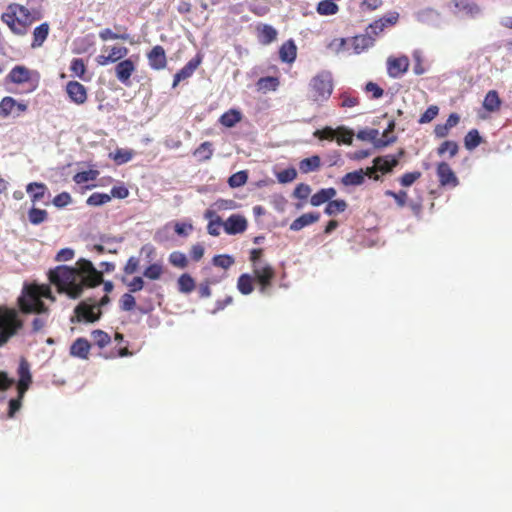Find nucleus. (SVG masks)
<instances>
[{
  "mask_svg": "<svg viewBox=\"0 0 512 512\" xmlns=\"http://www.w3.org/2000/svg\"><path fill=\"white\" fill-rule=\"evenodd\" d=\"M102 271H98L91 261L80 259L77 267L72 268L60 265L48 272V279L56 286L58 293H65L69 298L77 299L84 287H96L103 282V272L109 273L115 270V264L103 261L99 264Z\"/></svg>",
  "mask_w": 512,
  "mask_h": 512,
  "instance_id": "nucleus-1",
  "label": "nucleus"
},
{
  "mask_svg": "<svg viewBox=\"0 0 512 512\" xmlns=\"http://www.w3.org/2000/svg\"><path fill=\"white\" fill-rule=\"evenodd\" d=\"M40 17L39 13L32 12L19 3H10L2 13L1 21L14 35L24 36L28 33L30 26Z\"/></svg>",
  "mask_w": 512,
  "mask_h": 512,
  "instance_id": "nucleus-2",
  "label": "nucleus"
},
{
  "mask_svg": "<svg viewBox=\"0 0 512 512\" xmlns=\"http://www.w3.org/2000/svg\"><path fill=\"white\" fill-rule=\"evenodd\" d=\"M42 298H47L52 302L55 301L49 285H26L18 299L19 307L24 313H47L48 309L41 300Z\"/></svg>",
  "mask_w": 512,
  "mask_h": 512,
  "instance_id": "nucleus-3",
  "label": "nucleus"
},
{
  "mask_svg": "<svg viewBox=\"0 0 512 512\" xmlns=\"http://www.w3.org/2000/svg\"><path fill=\"white\" fill-rule=\"evenodd\" d=\"M23 327V321L13 308L0 306V347L6 345Z\"/></svg>",
  "mask_w": 512,
  "mask_h": 512,
  "instance_id": "nucleus-4",
  "label": "nucleus"
},
{
  "mask_svg": "<svg viewBox=\"0 0 512 512\" xmlns=\"http://www.w3.org/2000/svg\"><path fill=\"white\" fill-rule=\"evenodd\" d=\"M333 91L331 74L321 72L312 78L309 84V99L322 103L329 99Z\"/></svg>",
  "mask_w": 512,
  "mask_h": 512,
  "instance_id": "nucleus-5",
  "label": "nucleus"
},
{
  "mask_svg": "<svg viewBox=\"0 0 512 512\" xmlns=\"http://www.w3.org/2000/svg\"><path fill=\"white\" fill-rule=\"evenodd\" d=\"M7 80L14 84H26L27 92H33L39 85V73L23 65L13 67L7 75Z\"/></svg>",
  "mask_w": 512,
  "mask_h": 512,
  "instance_id": "nucleus-6",
  "label": "nucleus"
},
{
  "mask_svg": "<svg viewBox=\"0 0 512 512\" xmlns=\"http://www.w3.org/2000/svg\"><path fill=\"white\" fill-rule=\"evenodd\" d=\"M450 6L453 14L460 17L475 19L482 13L480 5L473 0H451Z\"/></svg>",
  "mask_w": 512,
  "mask_h": 512,
  "instance_id": "nucleus-7",
  "label": "nucleus"
},
{
  "mask_svg": "<svg viewBox=\"0 0 512 512\" xmlns=\"http://www.w3.org/2000/svg\"><path fill=\"white\" fill-rule=\"evenodd\" d=\"M253 277L259 284V291L262 294H266L267 290L271 287L272 281L275 278V270L274 268L267 263L254 265L252 268Z\"/></svg>",
  "mask_w": 512,
  "mask_h": 512,
  "instance_id": "nucleus-8",
  "label": "nucleus"
},
{
  "mask_svg": "<svg viewBox=\"0 0 512 512\" xmlns=\"http://www.w3.org/2000/svg\"><path fill=\"white\" fill-rule=\"evenodd\" d=\"M28 109L26 103L17 102L13 97L6 96L0 101V117L7 118L9 116L19 117Z\"/></svg>",
  "mask_w": 512,
  "mask_h": 512,
  "instance_id": "nucleus-9",
  "label": "nucleus"
},
{
  "mask_svg": "<svg viewBox=\"0 0 512 512\" xmlns=\"http://www.w3.org/2000/svg\"><path fill=\"white\" fill-rule=\"evenodd\" d=\"M96 306L90 305L86 301L80 302L74 309L75 317L78 322L85 321L93 323L100 319L101 310L97 309L95 312Z\"/></svg>",
  "mask_w": 512,
  "mask_h": 512,
  "instance_id": "nucleus-10",
  "label": "nucleus"
},
{
  "mask_svg": "<svg viewBox=\"0 0 512 512\" xmlns=\"http://www.w3.org/2000/svg\"><path fill=\"white\" fill-rule=\"evenodd\" d=\"M65 91L70 99L76 105L86 103L88 95L86 87L78 81H69L66 84Z\"/></svg>",
  "mask_w": 512,
  "mask_h": 512,
  "instance_id": "nucleus-11",
  "label": "nucleus"
},
{
  "mask_svg": "<svg viewBox=\"0 0 512 512\" xmlns=\"http://www.w3.org/2000/svg\"><path fill=\"white\" fill-rule=\"evenodd\" d=\"M398 17V13H391L388 16L379 18L367 27L366 32L376 39L386 28L395 25L398 21Z\"/></svg>",
  "mask_w": 512,
  "mask_h": 512,
  "instance_id": "nucleus-12",
  "label": "nucleus"
},
{
  "mask_svg": "<svg viewBox=\"0 0 512 512\" xmlns=\"http://www.w3.org/2000/svg\"><path fill=\"white\" fill-rule=\"evenodd\" d=\"M223 227L227 234L236 235L246 231L248 222L244 216L240 214H232L225 222H223Z\"/></svg>",
  "mask_w": 512,
  "mask_h": 512,
  "instance_id": "nucleus-13",
  "label": "nucleus"
},
{
  "mask_svg": "<svg viewBox=\"0 0 512 512\" xmlns=\"http://www.w3.org/2000/svg\"><path fill=\"white\" fill-rule=\"evenodd\" d=\"M409 68V59L407 56L389 57L387 60V73L392 78H399Z\"/></svg>",
  "mask_w": 512,
  "mask_h": 512,
  "instance_id": "nucleus-14",
  "label": "nucleus"
},
{
  "mask_svg": "<svg viewBox=\"0 0 512 512\" xmlns=\"http://www.w3.org/2000/svg\"><path fill=\"white\" fill-rule=\"evenodd\" d=\"M18 376H19L18 385H17L18 394L20 395V397H23L32 382V376L30 373V364L25 358H22L20 360L19 367H18Z\"/></svg>",
  "mask_w": 512,
  "mask_h": 512,
  "instance_id": "nucleus-15",
  "label": "nucleus"
},
{
  "mask_svg": "<svg viewBox=\"0 0 512 512\" xmlns=\"http://www.w3.org/2000/svg\"><path fill=\"white\" fill-rule=\"evenodd\" d=\"M147 60L153 70H163L167 66L165 49L161 45H155L148 53Z\"/></svg>",
  "mask_w": 512,
  "mask_h": 512,
  "instance_id": "nucleus-16",
  "label": "nucleus"
},
{
  "mask_svg": "<svg viewBox=\"0 0 512 512\" xmlns=\"http://www.w3.org/2000/svg\"><path fill=\"white\" fill-rule=\"evenodd\" d=\"M201 62L202 56L200 54H197L193 59L189 60L186 65L174 75L172 87L175 88L182 80L191 77Z\"/></svg>",
  "mask_w": 512,
  "mask_h": 512,
  "instance_id": "nucleus-17",
  "label": "nucleus"
},
{
  "mask_svg": "<svg viewBox=\"0 0 512 512\" xmlns=\"http://www.w3.org/2000/svg\"><path fill=\"white\" fill-rule=\"evenodd\" d=\"M136 66L131 59L120 61L115 67L116 78L126 86L130 85V77L135 72Z\"/></svg>",
  "mask_w": 512,
  "mask_h": 512,
  "instance_id": "nucleus-18",
  "label": "nucleus"
},
{
  "mask_svg": "<svg viewBox=\"0 0 512 512\" xmlns=\"http://www.w3.org/2000/svg\"><path fill=\"white\" fill-rule=\"evenodd\" d=\"M437 176L441 186L455 187L458 185V178L446 162H440L437 165Z\"/></svg>",
  "mask_w": 512,
  "mask_h": 512,
  "instance_id": "nucleus-19",
  "label": "nucleus"
},
{
  "mask_svg": "<svg viewBox=\"0 0 512 512\" xmlns=\"http://www.w3.org/2000/svg\"><path fill=\"white\" fill-rule=\"evenodd\" d=\"M404 154L403 150H400L398 155H385L378 156L373 160V163L376 165V168L382 173L386 174L393 170L399 163L400 157Z\"/></svg>",
  "mask_w": 512,
  "mask_h": 512,
  "instance_id": "nucleus-20",
  "label": "nucleus"
},
{
  "mask_svg": "<svg viewBox=\"0 0 512 512\" xmlns=\"http://www.w3.org/2000/svg\"><path fill=\"white\" fill-rule=\"evenodd\" d=\"M256 35L261 44L269 45L277 39L278 32L269 24H259L256 26Z\"/></svg>",
  "mask_w": 512,
  "mask_h": 512,
  "instance_id": "nucleus-21",
  "label": "nucleus"
},
{
  "mask_svg": "<svg viewBox=\"0 0 512 512\" xmlns=\"http://www.w3.org/2000/svg\"><path fill=\"white\" fill-rule=\"evenodd\" d=\"M128 52L129 50L124 46H114L110 49L108 55H99L97 62L103 66L110 63H115L124 58Z\"/></svg>",
  "mask_w": 512,
  "mask_h": 512,
  "instance_id": "nucleus-22",
  "label": "nucleus"
},
{
  "mask_svg": "<svg viewBox=\"0 0 512 512\" xmlns=\"http://www.w3.org/2000/svg\"><path fill=\"white\" fill-rule=\"evenodd\" d=\"M374 44L375 38L367 32L352 38V47L356 54H360L368 50L369 48L373 47Z\"/></svg>",
  "mask_w": 512,
  "mask_h": 512,
  "instance_id": "nucleus-23",
  "label": "nucleus"
},
{
  "mask_svg": "<svg viewBox=\"0 0 512 512\" xmlns=\"http://www.w3.org/2000/svg\"><path fill=\"white\" fill-rule=\"evenodd\" d=\"M297 57V46L292 39L285 41L279 48V58L284 63H293Z\"/></svg>",
  "mask_w": 512,
  "mask_h": 512,
  "instance_id": "nucleus-24",
  "label": "nucleus"
},
{
  "mask_svg": "<svg viewBox=\"0 0 512 512\" xmlns=\"http://www.w3.org/2000/svg\"><path fill=\"white\" fill-rule=\"evenodd\" d=\"M50 32V25L47 22L40 24L35 27L32 33L33 39L31 42V48L36 49L40 48L44 42L46 41Z\"/></svg>",
  "mask_w": 512,
  "mask_h": 512,
  "instance_id": "nucleus-25",
  "label": "nucleus"
},
{
  "mask_svg": "<svg viewBox=\"0 0 512 512\" xmlns=\"http://www.w3.org/2000/svg\"><path fill=\"white\" fill-rule=\"evenodd\" d=\"M91 345L85 338H77L70 347V354L81 359H88Z\"/></svg>",
  "mask_w": 512,
  "mask_h": 512,
  "instance_id": "nucleus-26",
  "label": "nucleus"
},
{
  "mask_svg": "<svg viewBox=\"0 0 512 512\" xmlns=\"http://www.w3.org/2000/svg\"><path fill=\"white\" fill-rule=\"evenodd\" d=\"M320 219V214L317 212H310L302 214L300 217L296 218L291 224H290V230L292 231H299L303 229L304 227L311 225Z\"/></svg>",
  "mask_w": 512,
  "mask_h": 512,
  "instance_id": "nucleus-27",
  "label": "nucleus"
},
{
  "mask_svg": "<svg viewBox=\"0 0 512 512\" xmlns=\"http://www.w3.org/2000/svg\"><path fill=\"white\" fill-rule=\"evenodd\" d=\"M47 191V186L41 182H31L26 186V192L30 195L33 205L41 201Z\"/></svg>",
  "mask_w": 512,
  "mask_h": 512,
  "instance_id": "nucleus-28",
  "label": "nucleus"
},
{
  "mask_svg": "<svg viewBox=\"0 0 512 512\" xmlns=\"http://www.w3.org/2000/svg\"><path fill=\"white\" fill-rule=\"evenodd\" d=\"M336 190L332 187L323 188L312 195L310 199V203L312 206H320L324 203H328L331 199H333L336 195Z\"/></svg>",
  "mask_w": 512,
  "mask_h": 512,
  "instance_id": "nucleus-29",
  "label": "nucleus"
},
{
  "mask_svg": "<svg viewBox=\"0 0 512 512\" xmlns=\"http://www.w3.org/2000/svg\"><path fill=\"white\" fill-rule=\"evenodd\" d=\"M206 219H209L207 225V231L212 236H218L220 234V227L223 226L221 218L213 210H207L204 214Z\"/></svg>",
  "mask_w": 512,
  "mask_h": 512,
  "instance_id": "nucleus-30",
  "label": "nucleus"
},
{
  "mask_svg": "<svg viewBox=\"0 0 512 512\" xmlns=\"http://www.w3.org/2000/svg\"><path fill=\"white\" fill-rule=\"evenodd\" d=\"M241 120L242 113L237 109H229L228 111L223 113L219 118L220 124L227 128L234 127Z\"/></svg>",
  "mask_w": 512,
  "mask_h": 512,
  "instance_id": "nucleus-31",
  "label": "nucleus"
},
{
  "mask_svg": "<svg viewBox=\"0 0 512 512\" xmlns=\"http://www.w3.org/2000/svg\"><path fill=\"white\" fill-rule=\"evenodd\" d=\"M365 181V174L362 169L346 173L341 178V183L344 186H359L362 185Z\"/></svg>",
  "mask_w": 512,
  "mask_h": 512,
  "instance_id": "nucleus-32",
  "label": "nucleus"
},
{
  "mask_svg": "<svg viewBox=\"0 0 512 512\" xmlns=\"http://www.w3.org/2000/svg\"><path fill=\"white\" fill-rule=\"evenodd\" d=\"M254 278L252 275L244 273L241 274L237 280V289L243 295H249L254 290Z\"/></svg>",
  "mask_w": 512,
  "mask_h": 512,
  "instance_id": "nucleus-33",
  "label": "nucleus"
},
{
  "mask_svg": "<svg viewBox=\"0 0 512 512\" xmlns=\"http://www.w3.org/2000/svg\"><path fill=\"white\" fill-rule=\"evenodd\" d=\"M321 166V159L318 155L305 158L300 161L299 169L302 173L307 174L319 170Z\"/></svg>",
  "mask_w": 512,
  "mask_h": 512,
  "instance_id": "nucleus-34",
  "label": "nucleus"
},
{
  "mask_svg": "<svg viewBox=\"0 0 512 512\" xmlns=\"http://www.w3.org/2000/svg\"><path fill=\"white\" fill-rule=\"evenodd\" d=\"M501 100L496 90H490L483 101V107L489 112H495L500 109Z\"/></svg>",
  "mask_w": 512,
  "mask_h": 512,
  "instance_id": "nucleus-35",
  "label": "nucleus"
},
{
  "mask_svg": "<svg viewBox=\"0 0 512 512\" xmlns=\"http://www.w3.org/2000/svg\"><path fill=\"white\" fill-rule=\"evenodd\" d=\"M177 287H178L179 292L184 293V294H189L196 287L195 280L193 279V277L190 274L184 273L179 276V278L177 280Z\"/></svg>",
  "mask_w": 512,
  "mask_h": 512,
  "instance_id": "nucleus-36",
  "label": "nucleus"
},
{
  "mask_svg": "<svg viewBox=\"0 0 512 512\" xmlns=\"http://www.w3.org/2000/svg\"><path fill=\"white\" fill-rule=\"evenodd\" d=\"M257 88L259 91L267 92V91H275L280 85L279 78L273 76L261 77L257 83Z\"/></svg>",
  "mask_w": 512,
  "mask_h": 512,
  "instance_id": "nucleus-37",
  "label": "nucleus"
},
{
  "mask_svg": "<svg viewBox=\"0 0 512 512\" xmlns=\"http://www.w3.org/2000/svg\"><path fill=\"white\" fill-rule=\"evenodd\" d=\"M213 152H214V149H213L212 143L209 141H205L194 150L193 155L199 161H208L211 159Z\"/></svg>",
  "mask_w": 512,
  "mask_h": 512,
  "instance_id": "nucleus-38",
  "label": "nucleus"
},
{
  "mask_svg": "<svg viewBox=\"0 0 512 512\" xmlns=\"http://www.w3.org/2000/svg\"><path fill=\"white\" fill-rule=\"evenodd\" d=\"M346 209H347V203H346L345 200H343V199H337V200L331 199L327 203L324 212H325V214H327L329 216H333V215H336L338 213L344 212Z\"/></svg>",
  "mask_w": 512,
  "mask_h": 512,
  "instance_id": "nucleus-39",
  "label": "nucleus"
},
{
  "mask_svg": "<svg viewBox=\"0 0 512 512\" xmlns=\"http://www.w3.org/2000/svg\"><path fill=\"white\" fill-rule=\"evenodd\" d=\"M339 7L333 0H322L318 3L316 11L320 15L329 16L338 12Z\"/></svg>",
  "mask_w": 512,
  "mask_h": 512,
  "instance_id": "nucleus-40",
  "label": "nucleus"
},
{
  "mask_svg": "<svg viewBox=\"0 0 512 512\" xmlns=\"http://www.w3.org/2000/svg\"><path fill=\"white\" fill-rule=\"evenodd\" d=\"M168 261L173 267L180 269H185L189 264L187 256L180 251L170 253Z\"/></svg>",
  "mask_w": 512,
  "mask_h": 512,
  "instance_id": "nucleus-41",
  "label": "nucleus"
},
{
  "mask_svg": "<svg viewBox=\"0 0 512 512\" xmlns=\"http://www.w3.org/2000/svg\"><path fill=\"white\" fill-rule=\"evenodd\" d=\"M337 134L335 140L337 143L351 145L354 137V132L344 126H339L336 128Z\"/></svg>",
  "mask_w": 512,
  "mask_h": 512,
  "instance_id": "nucleus-42",
  "label": "nucleus"
},
{
  "mask_svg": "<svg viewBox=\"0 0 512 512\" xmlns=\"http://www.w3.org/2000/svg\"><path fill=\"white\" fill-rule=\"evenodd\" d=\"M481 142H482V138H481L478 130H476V129L470 130L464 138V144H465L466 149H468V150L475 149L477 146H479L481 144Z\"/></svg>",
  "mask_w": 512,
  "mask_h": 512,
  "instance_id": "nucleus-43",
  "label": "nucleus"
},
{
  "mask_svg": "<svg viewBox=\"0 0 512 512\" xmlns=\"http://www.w3.org/2000/svg\"><path fill=\"white\" fill-rule=\"evenodd\" d=\"M48 213L46 210L32 207L28 212V219L31 224L39 225L46 221Z\"/></svg>",
  "mask_w": 512,
  "mask_h": 512,
  "instance_id": "nucleus-44",
  "label": "nucleus"
},
{
  "mask_svg": "<svg viewBox=\"0 0 512 512\" xmlns=\"http://www.w3.org/2000/svg\"><path fill=\"white\" fill-rule=\"evenodd\" d=\"M163 272L164 269L161 263H153L146 267L143 276L150 280H158L161 278Z\"/></svg>",
  "mask_w": 512,
  "mask_h": 512,
  "instance_id": "nucleus-45",
  "label": "nucleus"
},
{
  "mask_svg": "<svg viewBox=\"0 0 512 512\" xmlns=\"http://www.w3.org/2000/svg\"><path fill=\"white\" fill-rule=\"evenodd\" d=\"M459 147L458 144L455 141H444L438 148L437 153L438 155L442 156L445 153H448L449 156L452 158L458 153Z\"/></svg>",
  "mask_w": 512,
  "mask_h": 512,
  "instance_id": "nucleus-46",
  "label": "nucleus"
},
{
  "mask_svg": "<svg viewBox=\"0 0 512 512\" xmlns=\"http://www.w3.org/2000/svg\"><path fill=\"white\" fill-rule=\"evenodd\" d=\"M91 336H92V339L94 341V343L99 347V348H104L106 347L110 341H111V338L109 336L108 333H106L105 331L103 330H100V329H96L94 330L92 333H91Z\"/></svg>",
  "mask_w": 512,
  "mask_h": 512,
  "instance_id": "nucleus-47",
  "label": "nucleus"
},
{
  "mask_svg": "<svg viewBox=\"0 0 512 512\" xmlns=\"http://www.w3.org/2000/svg\"><path fill=\"white\" fill-rule=\"evenodd\" d=\"M111 200V196L106 193L95 192L91 194L86 200L89 206H101L108 203Z\"/></svg>",
  "mask_w": 512,
  "mask_h": 512,
  "instance_id": "nucleus-48",
  "label": "nucleus"
},
{
  "mask_svg": "<svg viewBox=\"0 0 512 512\" xmlns=\"http://www.w3.org/2000/svg\"><path fill=\"white\" fill-rule=\"evenodd\" d=\"M72 74L78 78L83 79L86 73V66L81 58H73L70 64Z\"/></svg>",
  "mask_w": 512,
  "mask_h": 512,
  "instance_id": "nucleus-49",
  "label": "nucleus"
},
{
  "mask_svg": "<svg viewBox=\"0 0 512 512\" xmlns=\"http://www.w3.org/2000/svg\"><path fill=\"white\" fill-rule=\"evenodd\" d=\"M337 131L330 126H326L323 129H317L314 131L313 136L319 140H335Z\"/></svg>",
  "mask_w": 512,
  "mask_h": 512,
  "instance_id": "nucleus-50",
  "label": "nucleus"
},
{
  "mask_svg": "<svg viewBox=\"0 0 512 512\" xmlns=\"http://www.w3.org/2000/svg\"><path fill=\"white\" fill-rule=\"evenodd\" d=\"M112 158L117 164H124L133 158V152L131 150L119 148L112 154Z\"/></svg>",
  "mask_w": 512,
  "mask_h": 512,
  "instance_id": "nucleus-51",
  "label": "nucleus"
},
{
  "mask_svg": "<svg viewBox=\"0 0 512 512\" xmlns=\"http://www.w3.org/2000/svg\"><path fill=\"white\" fill-rule=\"evenodd\" d=\"M340 106L343 108H353L359 104V97L349 92L340 94Z\"/></svg>",
  "mask_w": 512,
  "mask_h": 512,
  "instance_id": "nucleus-52",
  "label": "nucleus"
},
{
  "mask_svg": "<svg viewBox=\"0 0 512 512\" xmlns=\"http://www.w3.org/2000/svg\"><path fill=\"white\" fill-rule=\"evenodd\" d=\"M248 180L246 171H239L231 175L228 179V184L232 188L240 187L244 185Z\"/></svg>",
  "mask_w": 512,
  "mask_h": 512,
  "instance_id": "nucleus-53",
  "label": "nucleus"
},
{
  "mask_svg": "<svg viewBox=\"0 0 512 512\" xmlns=\"http://www.w3.org/2000/svg\"><path fill=\"white\" fill-rule=\"evenodd\" d=\"M421 176L422 173L420 171L407 172L400 177L399 182L403 187H409L420 179Z\"/></svg>",
  "mask_w": 512,
  "mask_h": 512,
  "instance_id": "nucleus-54",
  "label": "nucleus"
},
{
  "mask_svg": "<svg viewBox=\"0 0 512 512\" xmlns=\"http://www.w3.org/2000/svg\"><path fill=\"white\" fill-rule=\"evenodd\" d=\"M213 264L217 267H221L223 269H228L234 264V258L230 255H216L212 260Z\"/></svg>",
  "mask_w": 512,
  "mask_h": 512,
  "instance_id": "nucleus-55",
  "label": "nucleus"
},
{
  "mask_svg": "<svg viewBox=\"0 0 512 512\" xmlns=\"http://www.w3.org/2000/svg\"><path fill=\"white\" fill-rule=\"evenodd\" d=\"M385 195L394 198L396 204L400 208L404 207L407 204L408 194L404 190H400L398 192H394L392 190H387L385 192Z\"/></svg>",
  "mask_w": 512,
  "mask_h": 512,
  "instance_id": "nucleus-56",
  "label": "nucleus"
},
{
  "mask_svg": "<svg viewBox=\"0 0 512 512\" xmlns=\"http://www.w3.org/2000/svg\"><path fill=\"white\" fill-rule=\"evenodd\" d=\"M439 113V108L436 105L429 106L426 111L420 116L418 122L420 124H426L431 122L433 119L437 117Z\"/></svg>",
  "mask_w": 512,
  "mask_h": 512,
  "instance_id": "nucleus-57",
  "label": "nucleus"
},
{
  "mask_svg": "<svg viewBox=\"0 0 512 512\" xmlns=\"http://www.w3.org/2000/svg\"><path fill=\"white\" fill-rule=\"evenodd\" d=\"M98 172L94 170L78 172L74 175L73 180L77 184H82L91 180H95Z\"/></svg>",
  "mask_w": 512,
  "mask_h": 512,
  "instance_id": "nucleus-58",
  "label": "nucleus"
},
{
  "mask_svg": "<svg viewBox=\"0 0 512 512\" xmlns=\"http://www.w3.org/2000/svg\"><path fill=\"white\" fill-rule=\"evenodd\" d=\"M136 307L135 297L131 293H125L120 299V308L123 311H131Z\"/></svg>",
  "mask_w": 512,
  "mask_h": 512,
  "instance_id": "nucleus-59",
  "label": "nucleus"
},
{
  "mask_svg": "<svg viewBox=\"0 0 512 512\" xmlns=\"http://www.w3.org/2000/svg\"><path fill=\"white\" fill-rule=\"evenodd\" d=\"M297 177V172L294 168H288L278 173L277 179L280 183L292 182Z\"/></svg>",
  "mask_w": 512,
  "mask_h": 512,
  "instance_id": "nucleus-60",
  "label": "nucleus"
},
{
  "mask_svg": "<svg viewBox=\"0 0 512 512\" xmlns=\"http://www.w3.org/2000/svg\"><path fill=\"white\" fill-rule=\"evenodd\" d=\"M365 92L372 93L373 99H379L384 95V90L374 82H368L364 88Z\"/></svg>",
  "mask_w": 512,
  "mask_h": 512,
  "instance_id": "nucleus-61",
  "label": "nucleus"
},
{
  "mask_svg": "<svg viewBox=\"0 0 512 512\" xmlns=\"http://www.w3.org/2000/svg\"><path fill=\"white\" fill-rule=\"evenodd\" d=\"M310 193H311L310 186L307 184H304V183H300L294 189L293 195H294V197H296L298 199L304 200V199L308 198Z\"/></svg>",
  "mask_w": 512,
  "mask_h": 512,
  "instance_id": "nucleus-62",
  "label": "nucleus"
},
{
  "mask_svg": "<svg viewBox=\"0 0 512 512\" xmlns=\"http://www.w3.org/2000/svg\"><path fill=\"white\" fill-rule=\"evenodd\" d=\"M72 201L71 196L67 192H62L58 195H56L53 199V204L56 207L62 208L70 204Z\"/></svg>",
  "mask_w": 512,
  "mask_h": 512,
  "instance_id": "nucleus-63",
  "label": "nucleus"
},
{
  "mask_svg": "<svg viewBox=\"0 0 512 512\" xmlns=\"http://www.w3.org/2000/svg\"><path fill=\"white\" fill-rule=\"evenodd\" d=\"M140 261L137 257L131 256L124 266L125 274L131 275L138 271Z\"/></svg>",
  "mask_w": 512,
  "mask_h": 512,
  "instance_id": "nucleus-64",
  "label": "nucleus"
}]
</instances>
